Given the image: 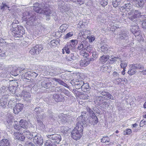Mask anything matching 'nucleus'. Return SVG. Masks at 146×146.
Here are the masks:
<instances>
[{"instance_id": "f257e3e1", "label": "nucleus", "mask_w": 146, "mask_h": 146, "mask_svg": "<svg viewBox=\"0 0 146 146\" xmlns=\"http://www.w3.org/2000/svg\"><path fill=\"white\" fill-rule=\"evenodd\" d=\"M83 116L81 115L77 118L78 120L76 124V127L71 132V136L72 138L77 140L80 139L82 135L83 130V125L86 124V121L84 120V117Z\"/></svg>"}, {"instance_id": "f03ea898", "label": "nucleus", "mask_w": 146, "mask_h": 146, "mask_svg": "<svg viewBox=\"0 0 146 146\" xmlns=\"http://www.w3.org/2000/svg\"><path fill=\"white\" fill-rule=\"evenodd\" d=\"M35 14H31L29 12L26 11L23 14L22 17L23 21H27V23L29 25H33V22L35 19Z\"/></svg>"}, {"instance_id": "7ed1b4c3", "label": "nucleus", "mask_w": 146, "mask_h": 146, "mask_svg": "<svg viewBox=\"0 0 146 146\" xmlns=\"http://www.w3.org/2000/svg\"><path fill=\"white\" fill-rule=\"evenodd\" d=\"M12 35L16 37H21L24 33L23 28L21 26L18 27L17 30H12Z\"/></svg>"}, {"instance_id": "20e7f679", "label": "nucleus", "mask_w": 146, "mask_h": 146, "mask_svg": "<svg viewBox=\"0 0 146 146\" xmlns=\"http://www.w3.org/2000/svg\"><path fill=\"white\" fill-rule=\"evenodd\" d=\"M124 9L125 10V12L126 11L129 15L132 14V13L134 10L132 8V5L130 3H125L124 5L121 7L120 10H123Z\"/></svg>"}, {"instance_id": "39448f33", "label": "nucleus", "mask_w": 146, "mask_h": 146, "mask_svg": "<svg viewBox=\"0 0 146 146\" xmlns=\"http://www.w3.org/2000/svg\"><path fill=\"white\" fill-rule=\"evenodd\" d=\"M36 119L38 124L44 128L45 127V125L43 123L42 120L45 118L46 116L45 114L44 113L41 114L40 113L39 114H36Z\"/></svg>"}, {"instance_id": "423d86ee", "label": "nucleus", "mask_w": 146, "mask_h": 146, "mask_svg": "<svg viewBox=\"0 0 146 146\" xmlns=\"http://www.w3.org/2000/svg\"><path fill=\"white\" fill-rule=\"evenodd\" d=\"M48 138L54 141V143L58 144L61 140V137L60 135L57 134L46 135Z\"/></svg>"}, {"instance_id": "0eeeda50", "label": "nucleus", "mask_w": 146, "mask_h": 146, "mask_svg": "<svg viewBox=\"0 0 146 146\" xmlns=\"http://www.w3.org/2000/svg\"><path fill=\"white\" fill-rule=\"evenodd\" d=\"M56 120L60 123L64 124L67 122L68 120V116L63 114H61L57 116Z\"/></svg>"}, {"instance_id": "6e6552de", "label": "nucleus", "mask_w": 146, "mask_h": 146, "mask_svg": "<svg viewBox=\"0 0 146 146\" xmlns=\"http://www.w3.org/2000/svg\"><path fill=\"white\" fill-rule=\"evenodd\" d=\"M133 13V15L129 17L130 19L133 22H136L137 21L138 18L142 16L141 13L138 11L133 10L132 13V14Z\"/></svg>"}, {"instance_id": "1a4fd4ad", "label": "nucleus", "mask_w": 146, "mask_h": 146, "mask_svg": "<svg viewBox=\"0 0 146 146\" xmlns=\"http://www.w3.org/2000/svg\"><path fill=\"white\" fill-rule=\"evenodd\" d=\"M137 25V23L136 22H135L134 24L132 23L131 28V32L135 36L139 35L140 33V31L139 30L138 26Z\"/></svg>"}, {"instance_id": "9d476101", "label": "nucleus", "mask_w": 146, "mask_h": 146, "mask_svg": "<svg viewBox=\"0 0 146 146\" xmlns=\"http://www.w3.org/2000/svg\"><path fill=\"white\" fill-rule=\"evenodd\" d=\"M33 141L37 146H42L43 144V140L38 135H36L33 137Z\"/></svg>"}, {"instance_id": "9b49d317", "label": "nucleus", "mask_w": 146, "mask_h": 146, "mask_svg": "<svg viewBox=\"0 0 146 146\" xmlns=\"http://www.w3.org/2000/svg\"><path fill=\"white\" fill-rule=\"evenodd\" d=\"M23 70V68L19 67L16 68V67H14L13 70L11 72V74L15 76H17L22 73Z\"/></svg>"}, {"instance_id": "f8f14e48", "label": "nucleus", "mask_w": 146, "mask_h": 146, "mask_svg": "<svg viewBox=\"0 0 146 146\" xmlns=\"http://www.w3.org/2000/svg\"><path fill=\"white\" fill-rule=\"evenodd\" d=\"M133 5H135L138 7H143L144 4V2L143 0H128Z\"/></svg>"}, {"instance_id": "ddd939ff", "label": "nucleus", "mask_w": 146, "mask_h": 146, "mask_svg": "<svg viewBox=\"0 0 146 146\" xmlns=\"http://www.w3.org/2000/svg\"><path fill=\"white\" fill-rule=\"evenodd\" d=\"M62 72L59 68H53L50 70L49 74L51 76L58 75L62 73Z\"/></svg>"}, {"instance_id": "4468645a", "label": "nucleus", "mask_w": 146, "mask_h": 146, "mask_svg": "<svg viewBox=\"0 0 146 146\" xmlns=\"http://www.w3.org/2000/svg\"><path fill=\"white\" fill-rule=\"evenodd\" d=\"M23 107V105L21 104H17L13 108L14 113L17 114L21 111Z\"/></svg>"}, {"instance_id": "2eb2a0df", "label": "nucleus", "mask_w": 146, "mask_h": 146, "mask_svg": "<svg viewBox=\"0 0 146 146\" xmlns=\"http://www.w3.org/2000/svg\"><path fill=\"white\" fill-rule=\"evenodd\" d=\"M21 95L24 98L25 100L27 101H29L31 97L30 93L26 90H23L22 92Z\"/></svg>"}, {"instance_id": "dca6fc26", "label": "nucleus", "mask_w": 146, "mask_h": 146, "mask_svg": "<svg viewBox=\"0 0 146 146\" xmlns=\"http://www.w3.org/2000/svg\"><path fill=\"white\" fill-rule=\"evenodd\" d=\"M79 56L74 53H71L69 55H67L66 57V59L68 61H71L76 60L78 58Z\"/></svg>"}, {"instance_id": "f3484780", "label": "nucleus", "mask_w": 146, "mask_h": 146, "mask_svg": "<svg viewBox=\"0 0 146 146\" xmlns=\"http://www.w3.org/2000/svg\"><path fill=\"white\" fill-rule=\"evenodd\" d=\"M44 7H40L39 6L38 3H36L34 4L33 9L36 12L38 13H43Z\"/></svg>"}, {"instance_id": "a211bd4d", "label": "nucleus", "mask_w": 146, "mask_h": 146, "mask_svg": "<svg viewBox=\"0 0 146 146\" xmlns=\"http://www.w3.org/2000/svg\"><path fill=\"white\" fill-rule=\"evenodd\" d=\"M94 59L83 58L81 59L80 62V65L81 66L85 67L87 66L89 64L90 61H91L94 60Z\"/></svg>"}, {"instance_id": "6ab92c4d", "label": "nucleus", "mask_w": 146, "mask_h": 146, "mask_svg": "<svg viewBox=\"0 0 146 146\" xmlns=\"http://www.w3.org/2000/svg\"><path fill=\"white\" fill-rule=\"evenodd\" d=\"M55 91L56 92L63 93L68 96L70 95L69 92L68 90H66L64 88L57 87L55 88Z\"/></svg>"}, {"instance_id": "aec40b11", "label": "nucleus", "mask_w": 146, "mask_h": 146, "mask_svg": "<svg viewBox=\"0 0 146 146\" xmlns=\"http://www.w3.org/2000/svg\"><path fill=\"white\" fill-rule=\"evenodd\" d=\"M51 85V82L47 79L43 81L41 83L42 86L46 88H49Z\"/></svg>"}, {"instance_id": "412c9836", "label": "nucleus", "mask_w": 146, "mask_h": 146, "mask_svg": "<svg viewBox=\"0 0 146 146\" xmlns=\"http://www.w3.org/2000/svg\"><path fill=\"white\" fill-rule=\"evenodd\" d=\"M86 43H80L79 44L77 49L80 51H83L84 53L86 52Z\"/></svg>"}, {"instance_id": "4be33fe9", "label": "nucleus", "mask_w": 146, "mask_h": 146, "mask_svg": "<svg viewBox=\"0 0 146 146\" xmlns=\"http://www.w3.org/2000/svg\"><path fill=\"white\" fill-rule=\"evenodd\" d=\"M8 100L7 98L5 97H3L1 98L0 100V106L3 108H5L6 107L7 103Z\"/></svg>"}, {"instance_id": "5701e85b", "label": "nucleus", "mask_w": 146, "mask_h": 146, "mask_svg": "<svg viewBox=\"0 0 146 146\" xmlns=\"http://www.w3.org/2000/svg\"><path fill=\"white\" fill-rule=\"evenodd\" d=\"M23 132L24 134V135H25L28 139H31L33 138V133L30 132L26 129L24 130Z\"/></svg>"}, {"instance_id": "b1692460", "label": "nucleus", "mask_w": 146, "mask_h": 146, "mask_svg": "<svg viewBox=\"0 0 146 146\" xmlns=\"http://www.w3.org/2000/svg\"><path fill=\"white\" fill-rule=\"evenodd\" d=\"M0 146H10V142L7 139H3L0 141Z\"/></svg>"}, {"instance_id": "393cba45", "label": "nucleus", "mask_w": 146, "mask_h": 146, "mask_svg": "<svg viewBox=\"0 0 146 146\" xmlns=\"http://www.w3.org/2000/svg\"><path fill=\"white\" fill-rule=\"evenodd\" d=\"M19 125L21 128L26 129L28 127L27 123L25 120H21L19 122Z\"/></svg>"}, {"instance_id": "a878e982", "label": "nucleus", "mask_w": 146, "mask_h": 146, "mask_svg": "<svg viewBox=\"0 0 146 146\" xmlns=\"http://www.w3.org/2000/svg\"><path fill=\"white\" fill-rule=\"evenodd\" d=\"M48 114H47L48 118L51 120H56V118L57 115L56 114H54L50 111H48Z\"/></svg>"}, {"instance_id": "bb28decb", "label": "nucleus", "mask_w": 146, "mask_h": 146, "mask_svg": "<svg viewBox=\"0 0 146 146\" xmlns=\"http://www.w3.org/2000/svg\"><path fill=\"white\" fill-rule=\"evenodd\" d=\"M58 8L62 12H65L66 10V5L61 2H59L58 4Z\"/></svg>"}, {"instance_id": "cd10ccee", "label": "nucleus", "mask_w": 146, "mask_h": 146, "mask_svg": "<svg viewBox=\"0 0 146 146\" xmlns=\"http://www.w3.org/2000/svg\"><path fill=\"white\" fill-rule=\"evenodd\" d=\"M109 58L110 56L108 55H103L100 58V62L102 63H105L109 59Z\"/></svg>"}, {"instance_id": "c85d7f7f", "label": "nucleus", "mask_w": 146, "mask_h": 146, "mask_svg": "<svg viewBox=\"0 0 146 146\" xmlns=\"http://www.w3.org/2000/svg\"><path fill=\"white\" fill-rule=\"evenodd\" d=\"M74 82L76 87L79 89L81 87V86L84 83V81L82 80H77L76 81L74 80Z\"/></svg>"}, {"instance_id": "c756f323", "label": "nucleus", "mask_w": 146, "mask_h": 146, "mask_svg": "<svg viewBox=\"0 0 146 146\" xmlns=\"http://www.w3.org/2000/svg\"><path fill=\"white\" fill-rule=\"evenodd\" d=\"M124 1V0H113L112 3L113 7H116L119 5L122 4Z\"/></svg>"}, {"instance_id": "7c9ffc66", "label": "nucleus", "mask_w": 146, "mask_h": 146, "mask_svg": "<svg viewBox=\"0 0 146 146\" xmlns=\"http://www.w3.org/2000/svg\"><path fill=\"white\" fill-rule=\"evenodd\" d=\"M86 37V36L84 37L81 34L79 33L77 38V40H76L77 42H81V43H86V42L84 40L85 38Z\"/></svg>"}, {"instance_id": "2f4dec72", "label": "nucleus", "mask_w": 146, "mask_h": 146, "mask_svg": "<svg viewBox=\"0 0 146 146\" xmlns=\"http://www.w3.org/2000/svg\"><path fill=\"white\" fill-rule=\"evenodd\" d=\"M127 37V32L124 31H122L118 35V38L121 39H125Z\"/></svg>"}, {"instance_id": "473e14b6", "label": "nucleus", "mask_w": 146, "mask_h": 146, "mask_svg": "<svg viewBox=\"0 0 146 146\" xmlns=\"http://www.w3.org/2000/svg\"><path fill=\"white\" fill-rule=\"evenodd\" d=\"M132 67H134L135 69H139L141 70L144 69V66L141 64L136 63L132 64Z\"/></svg>"}, {"instance_id": "72a5a7b5", "label": "nucleus", "mask_w": 146, "mask_h": 146, "mask_svg": "<svg viewBox=\"0 0 146 146\" xmlns=\"http://www.w3.org/2000/svg\"><path fill=\"white\" fill-rule=\"evenodd\" d=\"M23 70L22 72L23 74H22V77L23 78H26L27 77H28L30 76V73L31 71H27V70L25 68H23Z\"/></svg>"}, {"instance_id": "f704fd0d", "label": "nucleus", "mask_w": 146, "mask_h": 146, "mask_svg": "<svg viewBox=\"0 0 146 146\" xmlns=\"http://www.w3.org/2000/svg\"><path fill=\"white\" fill-rule=\"evenodd\" d=\"M4 40L2 38L0 37V46L3 47H9V46L10 45V43H7L4 41Z\"/></svg>"}, {"instance_id": "c9c22d12", "label": "nucleus", "mask_w": 146, "mask_h": 146, "mask_svg": "<svg viewBox=\"0 0 146 146\" xmlns=\"http://www.w3.org/2000/svg\"><path fill=\"white\" fill-rule=\"evenodd\" d=\"M130 68L128 72V73L130 75H132L136 73V70L134 67H132V64L130 65Z\"/></svg>"}, {"instance_id": "e433bc0d", "label": "nucleus", "mask_w": 146, "mask_h": 146, "mask_svg": "<svg viewBox=\"0 0 146 146\" xmlns=\"http://www.w3.org/2000/svg\"><path fill=\"white\" fill-rule=\"evenodd\" d=\"M109 46L106 44H104L101 46V50L103 53H107L108 52Z\"/></svg>"}, {"instance_id": "4c0bfd02", "label": "nucleus", "mask_w": 146, "mask_h": 146, "mask_svg": "<svg viewBox=\"0 0 146 146\" xmlns=\"http://www.w3.org/2000/svg\"><path fill=\"white\" fill-rule=\"evenodd\" d=\"M53 98L56 102H59L63 100V98H60V96L56 93L53 94Z\"/></svg>"}, {"instance_id": "58836bf2", "label": "nucleus", "mask_w": 146, "mask_h": 146, "mask_svg": "<svg viewBox=\"0 0 146 146\" xmlns=\"http://www.w3.org/2000/svg\"><path fill=\"white\" fill-rule=\"evenodd\" d=\"M109 67L106 64L102 65L100 68V71L102 72H108L109 71Z\"/></svg>"}, {"instance_id": "ea45409f", "label": "nucleus", "mask_w": 146, "mask_h": 146, "mask_svg": "<svg viewBox=\"0 0 146 146\" xmlns=\"http://www.w3.org/2000/svg\"><path fill=\"white\" fill-rule=\"evenodd\" d=\"M81 89L82 91L84 92H86L87 91V90L89 89V86L88 85V84L87 83H84L81 86Z\"/></svg>"}, {"instance_id": "a19ab883", "label": "nucleus", "mask_w": 146, "mask_h": 146, "mask_svg": "<svg viewBox=\"0 0 146 146\" xmlns=\"http://www.w3.org/2000/svg\"><path fill=\"white\" fill-rule=\"evenodd\" d=\"M68 26L67 25L63 24L61 25L60 27V29L59 31L61 33H63L68 28Z\"/></svg>"}, {"instance_id": "79ce46f5", "label": "nucleus", "mask_w": 146, "mask_h": 146, "mask_svg": "<svg viewBox=\"0 0 146 146\" xmlns=\"http://www.w3.org/2000/svg\"><path fill=\"white\" fill-rule=\"evenodd\" d=\"M9 8L8 3H5V2H3L0 7V9L3 10L6 9L7 8Z\"/></svg>"}, {"instance_id": "37998d69", "label": "nucleus", "mask_w": 146, "mask_h": 146, "mask_svg": "<svg viewBox=\"0 0 146 146\" xmlns=\"http://www.w3.org/2000/svg\"><path fill=\"white\" fill-rule=\"evenodd\" d=\"M16 88L14 86H11L9 87V90L10 92V94L11 95H14L16 92Z\"/></svg>"}, {"instance_id": "c03bdc74", "label": "nucleus", "mask_w": 146, "mask_h": 146, "mask_svg": "<svg viewBox=\"0 0 146 146\" xmlns=\"http://www.w3.org/2000/svg\"><path fill=\"white\" fill-rule=\"evenodd\" d=\"M34 47H36L37 48H36L35 50L36 52V54H38L40 52L42 49L43 48V46L42 44H38L36 45Z\"/></svg>"}, {"instance_id": "a18cd8bd", "label": "nucleus", "mask_w": 146, "mask_h": 146, "mask_svg": "<svg viewBox=\"0 0 146 146\" xmlns=\"http://www.w3.org/2000/svg\"><path fill=\"white\" fill-rule=\"evenodd\" d=\"M45 13V15H46V16L47 17V18L49 19L50 18H49V15L51 14L52 13L51 11L50 10H48L47 11H46V10L44 9V8L43 13Z\"/></svg>"}, {"instance_id": "49530a36", "label": "nucleus", "mask_w": 146, "mask_h": 146, "mask_svg": "<svg viewBox=\"0 0 146 146\" xmlns=\"http://www.w3.org/2000/svg\"><path fill=\"white\" fill-rule=\"evenodd\" d=\"M11 26L12 27V28L11 29V32H12V30H17L18 27L19 26L17 25L16 23H15L14 22H13L12 23V24L11 25Z\"/></svg>"}, {"instance_id": "de8ad7c7", "label": "nucleus", "mask_w": 146, "mask_h": 146, "mask_svg": "<svg viewBox=\"0 0 146 146\" xmlns=\"http://www.w3.org/2000/svg\"><path fill=\"white\" fill-rule=\"evenodd\" d=\"M92 124L94 125L97 124L98 122V119L97 116L96 115H94L92 117Z\"/></svg>"}, {"instance_id": "09e8293b", "label": "nucleus", "mask_w": 146, "mask_h": 146, "mask_svg": "<svg viewBox=\"0 0 146 146\" xmlns=\"http://www.w3.org/2000/svg\"><path fill=\"white\" fill-rule=\"evenodd\" d=\"M34 86V84H31L30 85H29L27 86H26L25 87V89L24 90H26L27 91V92L31 90V88Z\"/></svg>"}, {"instance_id": "8fccbe9b", "label": "nucleus", "mask_w": 146, "mask_h": 146, "mask_svg": "<svg viewBox=\"0 0 146 146\" xmlns=\"http://www.w3.org/2000/svg\"><path fill=\"white\" fill-rule=\"evenodd\" d=\"M122 62L120 64L121 68L123 69V70L125 71V68L127 65V63L124 61H122Z\"/></svg>"}, {"instance_id": "3c124183", "label": "nucleus", "mask_w": 146, "mask_h": 146, "mask_svg": "<svg viewBox=\"0 0 146 146\" xmlns=\"http://www.w3.org/2000/svg\"><path fill=\"white\" fill-rule=\"evenodd\" d=\"M107 0H100V4L102 6L105 7L108 4Z\"/></svg>"}, {"instance_id": "603ef678", "label": "nucleus", "mask_w": 146, "mask_h": 146, "mask_svg": "<svg viewBox=\"0 0 146 146\" xmlns=\"http://www.w3.org/2000/svg\"><path fill=\"white\" fill-rule=\"evenodd\" d=\"M86 109L87 112H88L89 113L90 115L91 116V115H92V117H93V115H95V114L94 113L93 111L92 110H91L90 108H89L88 107H86Z\"/></svg>"}, {"instance_id": "864d4df0", "label": "nucleus", "mask_w": 146, "mask_h": 146, "mask_svg": "<svg viewBox=\"0 0 146 146\" xmlns=\"http://www.w3.org/2000/svg\"><path fill=\"white\" fill-rule=\"evenodd\" d=\"M90 33V31H89L85 30L81 33V34L82 36L84 37L86 36H88Z\"/></svg>"}, {"instance_id": "5fc2aeb1", "label": "nucleus", "mask_w": 146, "mask_h": 146, "mask_svg": "<svg viewBox=\"0 0 146 146\" xmlns=\"http://www.w3.org/2000/svg\"><path fill=\"white\" fill-rule=\"evenodd\" d=\"M109 141L110 139L108 137H103L101 140V142L103 143L108 142Z\"/></svg>"}, {"instance_id": "6e6d98bb", "label": "nucleus", "mask_w": 146, "mask_h": 146, "mask_svg": "<svg viewBox=\"0 0 146 146\" xmlns=\"http://www.w3.org/2000/svg\"><path fill=\"white\" fill-rule=\"evenodd\" d=\"M71 46L68 45L67 46H66L64 47V50L66 53H70V50H71Z\"/></svg>"}, {"instance_id": "4d7b16f0", "label": "nucleus", "mask_w": 146, "mask_h": 146, "mask_svg": "<svg viewBox=\"0 0 146 146\" xmlns=\"http://www.w3.org/2000/svg\"><path fill=\"white\" fill-rule=\"evenodd\" d=\"M77 42H78L76 40H72L71 41V42H70L69 45L71 46V47L72 46L73 48L75 47L76 43Z\"/></svg>"}, {"instance_id": "13d9d810", "label": "nucleus", "mask_w": 146, "mask_h": 146, "mask_svg": "<svg viewBox=\"0 0 146 146\" xmlns=\"http://www.w3.org/2000/svg\"><path fill=\"white\" fill-rule=\"evenodd\" d=\"M86 37L89 40V42H92L94 41L95 39V37L93 36H87Z\"/></svg>"}, {"instance_id": "bf43d9fd", "label": "nucleus", "mask_w": 146, "mask_h": 146, "mask_svg": "<svg viewBox=\"0 0 146 146\" xmlns=\"http://www.w3.org/2000/svg\"><path fill=\"white\" fill-rule=\"evenodd\" d=\"M15 125H14V128L17 130H19L21 128L20 126H19L17 124V121H15L14 122Z\"/></svg>"}, {"instance_id": "052dcab7", "label": "nucleus", "mask_w": 146, "mask_h": 146, "mask_svg": "<svg viewBox=\"0 0 146 146\" xmlns=\"http://www.w3.org/2000/svg\"><path fill=\"white\" fill-rule=\"evenodd\" d=\"M66 1L70 2H71L73 3H76L80 4V3L82 2L81 0H65Z\"/></svg>"}, {"instance_id": "680f3d73", "label": "nucleus", "mask_w": 146, "mask_h": 146, "mask_svg": "<svg viewBox=\"0 0 146 146\" xmlns=\"http://www.w3.org/2000/svg\"><path fill=\"white\" fill-rule=\"evenodd\" d=\"M41 109L40 107L38 106L35 108L34 112L36 114L40 113Z\"/></svg>"}, {"instance_id": "e2e57ef3", "label": "nucleus", "mask_w": 146, "mask_h": 146, "mask_svg": "<svg viewBox=\"0 0 146 146\" xmlns=\"http://www.w3.org/2000/svg\"><path fill=\"white\" fill-rule=\"evenodd\" d=\"M37 48V47H33L31 49L30 51V52L31 54H36V51H35L36 49Z\"/></svg>"}, {"instance_id": "0e129e2a", "label": "nucleus", "mask_w": 146, "mask_h": 146, "mask_svg": "<svg viewBox=\"0 0 146 146\" xmlns=\"http://www.w3.org/2000/svg\"><path fill=\"white\" fill-rule=\"evenodd\" d=\"M73 33L72 32L68 33L65 35V38L67 39L73 36Z\"/></svg>"}, {"instance_id": "69168bd1", "label": "nucleus", "mask_w": 146, "mask_h": 146, "mask_svg": "<svg viewBox=\"0 0 146 146\" xmlns=\"http://www.w3.org/2000/svg\"><path fill=\"white\" fill-rule=\"evenodd\" d=\"M13 116L11 115H10L9 116L7 119V122L8 123H10L13 121Z\"/></svg>"}, {"instance_id": "338daca9", "label": "nucleus", "mask_w": 146, "mask_h": 146, "mask_svg": "<svg viewBox=\"0 0 146 146\" xmlns=\"http://www.w3.org/2000/svg\"><path fill=\"white\" fill-rule=\"evenodd\" d=\"M124 134L125 135L130 134L131 133L132 131L131 129H127L124 131Z\"/></svg>"}, {"instance_id": "774afa93", "label": "nucleus", "mask_w": 146, "mask_h": 146, "mask_svg": "<svg viewBox=\"0 0 146 146\" xmlns=\"http://www.w3.org/2000/svg\"><path fill=\"white\" fill-rule=\"evenodd\" d=\"M142 27L146 31V19H144L142 23Z\"/></svg>"}]
</instances>
